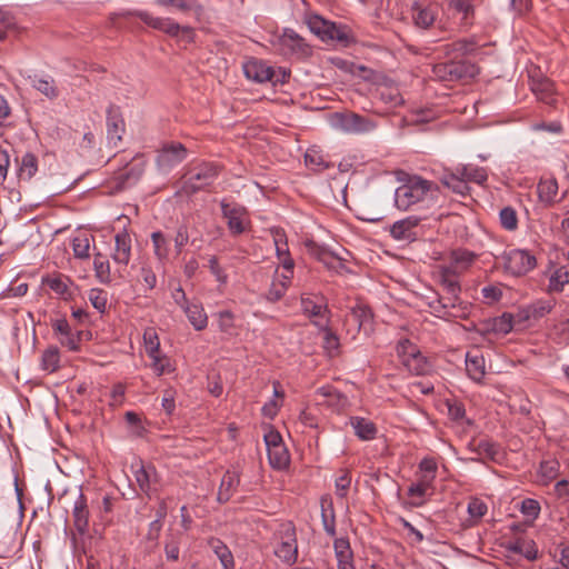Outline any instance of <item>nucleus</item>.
I'll return each instance as SVG.
<instances>
[{
	"label": "nucleus",
	"mask_w": 569,
	"mask_h": 569,
	"mask_svg": "<svg viewBox=\"0 0 569 569\" xmlns=\"http://www.w3.org/2000/svg\"><path fill=\"white\" fill-rule=\"evenodd\" d=\"M439 187L420 176H407L395 191V206L399 210H409L415 204L437 197Z\"/></svg>",
	"instance_id": "1"
},
{
	"label": "nucleus",
	"mask_w": 569,
	"mask_h": 569,
	"mask_svg": "<svg viewBox=\"0 0 569 569\" xmlns=\"http://www.w3.org/2000/svg\"><path fill=\"white\" fill-rule=\"evenodd\" d=\"M131 16L140 19L148 27L161 31L170 37H178L180 33L188 41H193L194 29L190 26H181L169 17H154L146 10H136L130 12Z\"/></svg>",
	"instance_id": "2"
},
{
	"label": "nucleus",
	"mask_w": 569,
	"mask_h": 569,
	"mask_svg": "<svg viewBox=\"0 0 569 569\" xmlns=\"http://www.w3.org/2000/svg\"><path fill=\"white\" fill-rule=\"evenodd\" d=\"M219 172V167L211 162H202L192 167L184 176L182 191L186 194H193L211 186Z\"/></svg>",
	"instance_id": "3"
},
{
	"label": "nucleus",
	"mask_w": 569,
	"mask_h": 569,
	"mask_svg": "<svg viewBox=\"0 0 569 569\" xmlns=\"http://www.w3.org/2000/svg\"><path fill=\"white\" fill-rule=\"evenodd\" d=\"M432 72L436 78L446 82H455L459 80L470 79L478 74V67L466 60H451L448 62L437 63Z\"/></svg>",
	"instance_id": "4"
},
{
	"label": "nucleus",
	"mask_w": 569,
	"mask_h": 569,
	"mask_svg": "<svg viewBox=\"0 0 569 569\" xmlns=\"http://www.w3.org/2000/svg\"><path fill=\"white\" fill-rule=\"evenodd\" d=\"M330 124L346 133H366L376 128V122L355 112H335L330 116Z\"/></svg>",
	"instance_id": "5"
},
{
	"label": "nucleus",
	"mask_w": 569,
	"mask_h": 569,
	"mask_svg": "<svg viewBox=\"0 0 569 569\" xmlns=\"http://www.w3.org/2000/svg\"><path fill=\"white\" fill-rule=\"evenodd\" d=\"M220 207L231 236H240L250 228L251 222L248 217V211L243 206L229 203L223 199L220 202Z\"/></svg>",
	"instance_id": "6"
},
{
	"label": "nucleus",
	"mask_w": 569,
	"mask_h": 569,
	"mask_svg": "<svg viewBox=\"0 0 569 569\" xmlns=\"http://www.w3.org/2000/svg\"><path fill=\"white\" fill-rule=\"evenodd\" d=\"M503 267L507 272L513 276H523L532 270L537 260L528 250L511 249L502 254Z\"/></svg>",
	"instance_id": "7"
},
{
	"label": "nucleus",
	"mask_w": 569,
	"mask_h": 569,
	"mask_svg": "<svg viewBox=\"0 0 569 569\" xmlns=\"http://www.w3.org/2000/svg\"><path fill=\"white\" fill-rule=\"evenodd\" d=\"M188 151L181 142H166L158 151L156 163L159 170L168 172L183 160H186Z\"/></svg>",
	"instance_id": "8"
},
{
	"label": "nucleus",
	"mask_w": 569,
	"mask_h": 569,
	"mask_svg": "<svg viewBox=\"0 0 569 569\" xmlns=\"http://www.w3.org/2000/svg\"><path fill=\"white\" fill-rule=\"evenodd\" d=\"M440 283L443 287L447 296L441 297L438 302L442 308H451L456 306V301L459 299V293L461 291L459 283V276L456 271L446 268L445 266L440 267L439 270Z\"/></svg>",
	"instance_id": "9"
},
{
	"label": "nucleus",
	"mask_w": 569,
	"mask_h": 569,
	"mask_svg": "<svg viewBox=\"0 0 569 569\" xmlns=\"http://www.w3.org/2000/svg\"><path fill=\"white\" fill-rule=\"evenodd\" d=\"M274 555L283 562L290 565L296 562L298 557V546L296 538V529L292 526H287L281 531V542L274 549Z\"/></svg>",
	"instance_id": "10"
},
{
	"label": "nucleus",
	"mask_w": 569,
	"mask_h": 569,
	"mask_svg": "<svg viewBox=\"0 0 569 569\" xmlns=\"http://www.w3.org/2000/svg\"><path fill=\"white\" fill-rule=\"evenodd\" d=\"M52 329L61 346L71 351H78L81 341V331H73L67 319H57L52 322Z\"/></svg>",
	"instance_id": "11"
},
{
	"label": "nucleus",
	"mask_w": 569,
	"mask_h": 569,
	"mask_svg": "<svg viewBox=\"0 0 569 569\" xmlns=\"http://www.w3.org/2000/svg\"><path fill=\"white\" fill-rule=\"evenodd\" d=\"M372 312L365 305H356L346 315L345 325L348 327V331H352L353 336L360 332L361 329L367 330L371 325Z\"/></svg>",
	"instance_id": "12"
},
{
	"label": "nucleus",
	"mask_w": 569,
	"mask_h": 569,
	"mask_svg": "<svg viewBox=\"0 0 569 569\" xmlns=\"http://www.w3.org/2000/svg\"><path fill=\"white\" fill-rule=\"evenodd\" d=\"M420 218L417 216H409L405 219L396 221L390 227V234L398 241H415L418 238L417 228L420 223Z\"/></svg>",
	"instance_id": "13"
},
{
	"label": "nucleus",
	"mask_w": 569,
	"mask_h": 569,
	"mask_svg": "<svg viewBox=\"0 0 569 569\" xmlns=\"http://www.w3.org/2000/svg\"><path fill=\"white\" fill-rule=\"evenodd\" d=\"M537 194L545 208L553 207L563 198L559 197L558 181L553 177L540 178L537 184Z\"/></svg>",
	"instance_id": "14"
},
{
	"label": "nucleus",
	"mask_w": 569,
	"mask_h": 569,
	"mask_svg": "<svg viewBox=\"0 0 569 569\" xmlns=\"http://www.w3.org/2000/svg\"><path fill=\"white\" fill-rule=\"evenodd\" d=\"M124 126L120 109L111 104L107 110V138L109 143L113 147H117L122 140Z\"/></svg>",
	"instance_id": "15"
},
{
	"label": "nucleus",
	"mask_w": 569,
	"mask_h": 569,
	"mask_svg": "<svg viewBox=\"0 0 569 569\" xmlns=\"http://www.w3.org/2000/svg\"><path fill=\"white\" fill-rule=\"evenodd\" d=\"M132 240L126 229L114 236V250L111 254L117 264L128 266L131 259Z\"/></svg>",
	"instance_id": "16"
},
{
	"label": "nucleus",
	"mask_w": 569,
	"mask_h": 569,
	"mask_svg": "<svg viewBox=\"0 0 569 569\" xmlns=\"http://www.w3.org/2000/svg\"><path fill=\"white\" fill-rule=\"evenodd\" d=\"M157 4L166 8H173L186 16L193 17L200 21L204 8L199 0H154Z\"/></svg>",
	"instance_id": "17"
},
{
	"label": "nucleus",
	"mask_w": 569,
	"mask_h": 569,
	"mask_svg": "<svg viewBox=\"0 0 569 569\" xmlns=\"http://www.w3.org/2000/svg\"><path fill=\"white\" fill-rule=\"evenodd\" d=\"M244 76L256 82L273 81L274 70L266 62L252 59L243 63Z\"/></svg>",
	"instance_id": "18"
},
{
	"label": "nucleus",
	"mask_w": 569,
	"mask_h": 569,
	"mask_svg": "<svg viewBox=\"0 0 569 569\" xmlns=\"http://www.w3.org/2000/svg\"><path fill=\"white\" fill-rule=\"evenodd\" d=\"M477 254L468 249H453L449 253V263L445 264L446 268L461 274L467 271L476 261Z\"/></svg>",
	"instance_id": "19"
},
{
	"label": "nucleus",
	"mask_w": 569,
	"mask_h": 569,
	"mask_svg": "<svg viewBox=\"0 0 569 569\" xmlns=\"http://www.w3.org/2000/svg\"><path fill=\"white\" fill-rule=\"evenodd\" d=\"M316 396L321 398L320 405H325L333 410L340 411L348 406V398L332 386H325L316 391Z\"/></svg>",
	"instance_id": "20"
},
{
	"label": "nucleus",
	"mask_w": 569,
	"mask_h": 569,
	"mask_svg": "<svg viewBox=\"0 0 569 569\" xmlns=\"http://www.w3.org/2000/svg\"><path fill=\"white\" fill-rule=\"evenodd\" d=\"M72 518L76 529L80 533H84L89 527L90 512L87 497L81 490H79L78 497L73 502Z\"/></svg>",
	"instance_id": "21"
},
{
	"label": "nucleus",
	"mask_w": 569,
	"mask_h": 569,
	"mask_svg": "<svg viewBox=\"0 0 569 569\" xmlns=\"http://www.w3.org/2000/svg\"><path fill=\"white\" fill-rule=\"evenodd\" d=\"M468 450L478 457L473 460L479 461L482 457L496 461L500 455V447L489 439L471 440L468 443Z\"/></svg>",
	"instance_id": "22"
},
{
	"label": "nucleus",
	"mask_w": 569,
	"mask_h": 569,
	"mask_svg": "<svg viewBox=\"0 0 569 569\" xmlns=\"http://www.w3.org/2000/svg\"><path fill=\"white\" fill-rule=\"evenodd\" d=\"M280 50L283 54L303 53L307 44L305 40L292 30H286L279 39Z\"/></svg>",
	"instance_id": "23"
},
{
	"label": "nucleus",
	"mask_w": 569,
	"mask_h": 569,
	"mask_svg": "<svg viewBox=\"0 0 569 569\" xmlns=\"http://www.w3.org/2000/svg\"><path fill=\"white\" fill-rule=\"evenodd\" d=\"M466 371L470 379L480 382L485 375V358L479 351L467 352L466 355Z\"/></svg>",
	"instance_id": "24"
},
{
	"label": "nucleus",
	"mask_w": 569,
	"mask_h": 569,
	"mask_svg": "<svg viewBox=\"0 0 569 569\" xmlns=\"http://www.w3.org/2000/svg\"><path fill=\"white\" fill-rule=\"evenodd\" d=\"M432 489L433 481L419 476L418 481L411 483L407 491L408 496L415 499L411 505L415 507L422 506L426 496L431 495Z\"/></svg>",
	"instance_id": "25"
},
{
	"label": "nucleus",
	"mask_w": 569,
	"mask_h": 569,
	"mask_svg": "<svg viewBox=\"0 0 569 569\" xmlns=\"http://www.w3.org/2000/svg\"><path fill=\"white\" fill-rule=\"evenodd\" d=\"M240 483V476L236 470H227L222 476L221 483L218 491V500L227 502L232 497L233 492Z\"/></svg>",
	"instance_id": "26"
},
{
	"label": "nucleus",
	"mask_w": 569,
	"mask_h": 569,
	"mask_svg": "<svg viewBox=\"0 0 569 569\" xmlns=\"http://www.w3.org/2000/svg\"><path fill=\"white\" fill-rule=\"evenodd\" d=\"M441 183L452 190V192L467 196L470 191V187L458 172L457 169L446 170L440 179Z\"/></svg>",
	"instance_id": "27"
},
{
	"label": "nucleus",
	"mask_w": 569,
	"mask_h": 569,
	"mask_svg": "<svg viewBox=\"0 0 569 569\" xmlns=\"http://www.w3.org/2000/svg\"><path fill=\"white\" fill-rule=\"evenodd\" d=\"M136 481L142 492L148 496L157 482V472L152 466H143L142 463L134 470Z\"/></svg>",
	"instance_id": "28"
},
{
	"label": "nucleus",
	"mask_w": 569,
	"mask_h": 569,
	"mask_svg": "<svg viewBox=\"0 0 569 569\" xmlns=\"http://www.w3.org/2000/svg\"><path fill=\"white\" fill-rule=\"evenodd\" d=\"M350 426L360 440L368 441L376 438L377 427L369 419L362 417H351Z\"/></svg>",
	"instance_id": "29"
},
{
	"label": "nucleus",
	"mask_w": 569,
	"mask_h": 569,
	"mask_svg": "<svg viewBox=\"0 0 569 569\" xmlns=\"http://www.w3.org/2000/svg\"><path fill=\"white\" fill-rule=\"evenodd\" d=\"M555 306L556 301L552 298L546 300H537L522 310V313H525L523 319H540L548 315L555 308Z\"/></svg>",
	"instance_id": "30"
},
{
	"label": "nucleus",
	"mask_w": 569,
	"mask_h": 569,
	"mask_svg": "<svg viewBox=\"0 0 569 569\" xmlns=\"http://www.w3.org/2000/svg\"><path fill=\"white\" fill-rule=\"evenodd\" d=\"M412 18L417 27L429 29L436 20V11L431 7L415 2L412 4Z\"/></svg>",
	"instance_id": "31"
},
{
	"label": "nucleus",
	"mask_w": 569,
	"mask_h": 569,
	"mask_svg": "<svg viewBox=\"0 0 569 569\" xmlns=\"http://www.w3.org/2000/svg\"><path fill=\"white\" fill-rule=\"evenodd\" d=\"M531 90L536 97L547 103L552 104L556 101L553 82L549 79L533 80L531 83Z\"/></svg>",
	"instance_id": "32"
},
{
	"label": "nucleus",
	"mask_w": 569,
	"mask_h": 569,
	"mask_svg": "<svg viewBox=\"0 0 569 569\" xmlns=\"http://www.w3.org/2000/svg\"><path fill=\"white\" fill-rule=\"evenodd\" d=\"M208 543L211 547V549L213 550L214 555L220 560L223 569H233L234 568L233 556L227 545H224L218 538L209 539Z\"/></svg>",
	"instance_id": "33"
},
{
	"label": "nucleus",
	"mask_w": 569,
	"mask_h": 569,
	"mask_svg": "<svg viewBox=\"0 0 569 569\" xmlns=\"http://www.w3.org/2000/svg\"><path fill=\"white\" fill-rule=\"evenodd\" d=\"M457 172L463 177L466 182H475L478 184H482L487 181L488 174L486 170L481 167H477L473 164H459L456 167Z\"/></svg>",
	"instance_id": "34"
},
{
	"label": "nucleus",
	"mask_w": 569,
	"mask_h": 569,
	"mask_svg": "<svg viewBox=\"0 0 569 569\" xmlns=\"http://www.w3.org/2000/svg\"><path fill=\"white\" fill-rule=\"evenodd\" d=\"M188 320L197 331L203 330L208 325V317L199 305H186L183 309Z\"/></svg>",
	"instance_id": "35"
},
{
	"label": "nucleus",
	"mask_w": 569,
	"mask_h": 569,
	"mask_svg": "<svg viewBox=\"0 0 569 569\" xmlns=\"http://www.w3.org/2000/svg\"><path fill=\"white\" fill-rule=\"evenodd\" d=\"M508 550L513 553L523 556L528 560H535L538 555L536 543L532 540L517 539L516 541L509 543Z\"/></svg>",
	"instance_id": "36"
},
{
	"label": "nucleus",
	"mask_w": 569,
	"mask_h": 569,
	"mask_svg": "<svg viewBox=\"0 0 569 569\" xmlns=\"http://www.w3.org/2000/svg\"><path fill=\"white\" fill-rule=\"evenodd\" d=\"M267 453L273 469L282 470L289 466L290 457L284 443L268 450Z\"/></svg>",
	"instance_id": "37"
},
{
	"label": "nucleus",
	"mask_w": 569,
	"mask_h": 569,
	"mask_svg": "<svg viewBox=\"0 0 569 569\" xmlns=\"http://www.w3.org/2000/svg\"><path fill=\"white\" fill-rule=\"evenodd\" d=\"M333 549L338 566L351 565L353 553L350 547V542L347 538H337L333 541Z\"/></svg>",
	"instance_id": "38"
},
{
	"label": "nucleus",
	"mask_w": 569,
	"mask_h": 569,
	"mask_svg": "<svg viewBox=\"0 0 569 569\" xmlns=\"http://www.w3.org/2000/svg\"><path fill=\"white\" fill-rule=\"evenodd\" d=\"M38 171V159L31 153L27 152L22 156L19 167V178L24 181H30Z\"/></svg>",
	"instance_id": "39"
},
{
	"label": "nucleus",
	"mask_w": 569,
	"mask_h": 569,
	"mask_svg": "<svg viewBox=\"0 0 569 569\" xmlns=\"http://www.w3.org/2000/svg\"><path fill=\"white\" fill-rule=\"evenodd\" d=\"M154 256L159 261H166L169 258L170 242L161 231L151 233Z\"/></svg>",
	"instance_id": "40"
},
{
	"label": "nucleus",
	"mask_w": 569,
	"mask_h": 569,
	"mask_svg": "<svg viewBox=\"0 0 569 569\" xmlns=\"http://www.w3.org/2000/svg\"><path fill=\"white\" fill-rule=\"evenodd\" d=\"M402 365L413 375L420 376L428 372L430 366L426 357L422 356L420 350L412 357L405 358Z\"/></svg>",
	"instance_id": "41"
},
{
	"label": "nucleus",
	"mask_w": 569,
	"mask_h": 569,
	"mask_svg": "<svg viewBox=\"0 0 569 569\" xmlns=\"http://www.w3.org/2000/svg\"><path fill=\"white\" fill-rule=\"evenodd\" d=\"M93 269H94L97 279L101 283H110L111 282L110 262L108 259H106V257L101 252L94 253Z\"/></svg>",
	"instance_id": "42"
},
{
	"label": "nucleus",
	"mask_w": 569,
	"mask_h": 569,
	"mask_svg": "<svg viewBox=\"0 0 569 569\" xmlns=\"http://www.w3.org/2000/svg\"><path fill=\"white\" fill-rule=\"evenodd\" d=\"M306 23L308 24L310 31L318 37H320L322 40H326L329 33V26L331 24V21H328L323 19L319 14H309L306 18Z\"/></svg>",
	"instance_id": "43"
},
{
	"label": "nucleus",
	"mask_w": 569,
	"mask_h": 569,
	"mask_svg": "<svg viewBox=\"0 0 569 569\" xmlns=\"http://www.w3.org/2000/svg\"><path fill=\"white\" fill-rule=\"evenodd\" d=\"M476 49L477 42L473 39H459L446 46V52L456 57L470 54Z\"/></svg>",
	"instance_id": "44"
},
{
	"label": "nucleus",
	"mask_w": 569,
	"mask_h": 569,
	"mask_svg": "<svg viewBox=\"0 0 569 569\" xmlns=\"http://www.w3.org/2000/svg\"><path fill=\"white\" fill-rule=\"evenodd\" d=\"M567 283H569V268L562 266L557 268L549 277L548 290L560 292Z\"/></svg>",
	"instance_id": "45"
},
{
	"label": "nucleus",
	"mask_w": 569,
	"mask_h": 569,
	"mask_svg": "<svg viewBox=\"0 0 569 569\" xmlns=\"http://www.w3.org/2000/svg\"><path fill=\"white\" fill-rule=\"evenodd\" d=\"M32 86L50 100H53L59 96V90L51 77L34 78L32 80Z\"/></svg>",
	"instance_id": "46"
},
{
	"label": "nucleus",
	"mask_w": 569,
	"mask_h": 569,
	"mask_svg": "<svg viewBox=\"0 0 569 569\" xmlns=\"http://www.w3.org/2000/svg\"><path fill=\"white\" fill-rule=\"evenodd\" d=\"M301 308L305 315L309 317L317 318V321L321 322V319L327 313V306L322 303H318L310 299L309 297L301 298Z\"/></svg>",
	"instance_id": "47"
},
{
	"label": "nucleus",
	"mask_w": 569,
	"mask_h": 569,
	"mask_svg": "<svg viewBox=\"0 0 569 569\" xmlns=\"http://www.w3.org/2000/svg\"><path fill=\"white\" fill-rule=\"evenodd\" d=\"M313 323L320 327L323 331V348L328 352V355H335L340 346L338 336L332 332L326 323L315 320Z\"/></svg>",
	"instance_id": "48"
},
{
	"label": "nucleus",
	"mask_w": 569,
	"mask_h": 569,
	"mask_svg": "<svg viewBox=\"0 0 569 569\" xmlns=\"http://www.w3.org/2000/svg\"><path fill=\"white\" fill-rule=\"evenodd\" d=\"M449 8L461 14V20L469 22L475 16V7L472 0H447Z\"/></svg>",
	"instance_id": "49"
},
{
	"label": "nucleus",
	"mask_w": 569,
	"mask_h": 569,
	"mask_svg": "<svg viewBox=\"0 0 569 569\" xmlns=\"http://www.w3.org/2000/svg\"><path fill=\"white\" fill-rule=\"evenodd\" d=\"M377 92L379 99L391 107H397L403 103L400 91L396 87L383 86L380 87Z\"/></svg>",
	"instance_id": "50"
},
{
	"label": "nucleus",
	"mask_w": 569,
	"mask_h": 569,
	"mask_svg": "<svg viewBox=\"0 0 569 569\" xmlns=\"http://www.w3.org/2000/svg\"><path fill=\"white\" fill-rule=\"evenodd\" d=\"M149 358L152 360L151 368L157 376H162L174 371V367L168 356L158 352L153 355V357Z\"/></svg>",
	"instance_id": "51"
},
{
	"label": "nucleus",
	"mask_w": 569,
	"mask_h": 569,
	"mask_svg": "<svg viewBox=\"0 0 569 569\" xmlns=\"http://www.w3.org/2000/svg\"><path fill=\"white\" fill-rule=\"evenodd\" d=\"M60 355L57 347H50L43 351L41 358L42 369L48 372H54L59 368Z\"/></svg>",
	"instance_id": "52"
},
{
	"label": "nucleus",
	"mask_w": 569,
	"mask_h": 569,
	"mask_svg": "<svg viewBox=\"0 0 569 569\" xmlns=\"http://www.w3.org/2000/svg\"><path fill=\"white\" fill-rule=\"evenodd\" d=\"M500 224L503 229L508 231H515L518 228V216L516 210L508 206L500 210L499 212Z\"/></svg>",
	"instance_id": "53"
},
{
	"label": "nucleus",
	"mask_w": 569,
	"mask_h": 569,
	"mask_svg": "<svg viewBox=\"0 0 569 569\" xmlns=\"http://www.w3.org/2000/svg\"><path fill=\"white\" fill-rule=\"evenodd\" d=\"M146 352L149 357L160 352V340L153 328H148L143 333Z\"/></svg>",
	"instance_id": "54"
},
{
	"label": "nucleus",
	"mask_w": 569,
	"mask_h": 569,
	"mask_svg": "<svg viewBox=\"0 0 569 569\" xmlns=\"http://www.w3.org/2000/svg\"><path fill=\"white\" fill-rule=\"evenodd\" d=\"M321 519L323 529L328 536L335 537L336 535V517L332 503H329L328 509L325 508L323 503L321 505Z\"/></svg>",
	"instance_id": "55"
},
{
	"label": "nucleus",
	"mask_w": 569,
	"mask_h": 569,
	"mask_svg": "<svg viewBox=\"0 0 569 569\" xmlns=\"http://www.w3.org/2000/svg\"><path fill=\"white\" fill-rule=\"evenodd\" d=\"M512 319L513 317L511 313H502L501 316L496 317L492 320L491 330L495 333H509L513 328Z\"/></svg>",
	"instance_id": "56"
},
{
	"label": "nucleus",
	"mask_w": 569,
	"mask_h": 569,
	"mask_svg": "<svg viewBox=\"0 0 569 569\" xmlns=\"http://www.w3.org/2000/svg\"><path fill=\"white\" fill-rule=\"evenodd\" d=\"M72 249L74 257L79 259H88L90 257V240L87 236H78L72 240Z\"/></svg>",
	"instance_id": "57"
},
{
	"label": "nucleus",
	"mask_w": 569,
	"mask_h": 569,
	"mask_svg": "<svg viewBox=\"0 0 569 569\" xmlns=\"http://www.w3.org/2000/svg\"><path fill=\"white\" fill-rule=\"evenodd\" d=\"M306 164L316 171H322L329 168V163L325 161L323 157L316 150H308L305 154Z\"/></svg>",
	"instance_id": "58"
},
{
	"label": "nucleus",
	"mask_w": 569,
	"mask_h": 569,
	"mask_svg": "<svg viewBox=\"0 0 569 569\" xmlns=\"http://www.w3.org/2000/svg\"><path fill=\"white\" fill-rule=\"evenodd\" d=\"M91 305L99 311L104 312L108 302V293L103 289L93 288L89 291Z\"/></svg>",
	"instance_id": "59"
},
{
	"label": "nucleus",
	"mask_w": 569,
	"mask_h": 569,
	"mask_svg": "<svg viewBox=\"0 0 569 569\" xmlns=\"http://www.w3.org/2000/svg\"><path fill=\"white\" fill-rule=\"evenodd\" d=\"M218 326L221 332L232 335L234 329V316L229 310L219 311L217 313Z\"/></svg>",
	"instance_id": "60"
},
{
	"label": "nucleus",
	"mask_w": 569,
	"mask_h": 569,
	"mask_svg": "<svg viewBox=\"0 0 569 569\" xmlns=\"http://www.w3.org/2000/svg\"><path fill=\"white\" fill-rule=\"evenodd\" d=\"M329 29L330 30L326 40H337L342 43L349 42L350 34L346 27L331 22Z\"/></svg>",
	"instance_id": "61"
},
{
	"label": "nucleus",
	"mask_w": 569,
	"mask_h": 569,
	"mask_svg": "<svg viewBox=\"0 0 569 569\" xmlns=\"http://www.w3.org/2000/svg\"><path fill=\"white\" fill-rule=\"evenodd\" d=\"M420 477L435 481L437 472V462L432 458H425L419 463Z\"/></svg>",
	"instance_id": "62"
},
{
	"label": "nucleus",
	"mask_w": 569,
	"mask_h": 569,
	"mask_svg": "<svg viewBox=\"0 0 569 569\" xmlns=\"http://www.w3.org/2000/svg\"><path fill=\"white\" fill-rule=\"evenodd\" d=\"M273 241L276 246V254L278 259H282V257L286 254H289V248L287 243V237L283 231L276 230L273 232Z\"/></svg>",
	"instance_id": "63"
},
{
	"label": "nucleus",
	"mask_w": 569,
	"mask_h": 569,
	"mask_svg": "<svg viewBox=\"0 0 569 569\" xmlns=\"http://www.w3.org/2000/svg\"><path fill=\"white\" fill-rule=\"evenodd\" d=\"M487 505L478 498L471 499L468 503V512L471 518L480 519L487 513Z\"/></svg>",
	"instance_id": "64"
}]
</instances>
